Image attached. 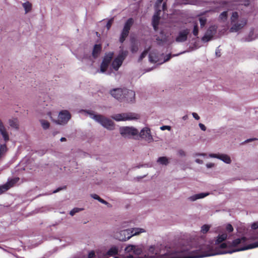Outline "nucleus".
Returning <instances> with one entry per match:
<instances>
[{
  "instance_id": "obj_45",
  "label": "nucleus",
  "mask_w": 258,
  "mask_h": 258,
  "mask_svg": "<svg viewBox=\"0 0 258 258\" xmlns=\"http://www.w3.org/2000/svg\"><path fill=\"white\" fill-rule=\"evenodd\" d=\"M258 228V222L253 223L251 225V228L253 229H256Z\"/></svg>"
},
{
  "instance_id": "obj_48",
  "label": "nucleus",
  "mask_w": 258,
  "mask_h": 258,
  "mask_svg": "<svg viewBox=\"0 0 258 258\" xmlns=\"http://www.w3.org/2000/svg\"><path fill=\"white\" fill-rule=\"evenodd\" d=\"M206 155V154L205 153H198V154H196V156H205Z\"/></svg>"
},
{
  "instance_id": "obj_39",
  "label": "nucleus",
  "mask_w": 258,
  "mask_h": 258,
  "mask_svg": "<svg viewBox=\"0 0 258 258\" xmlns=\"http://www.w3.org/2000/svg\"><path fill=\"white\" fill-rule=\"evenodd\" d=\"M82 210V209H79V208H74L70 211V214L71 216H74L75 214V213L81 211Z\"/></svg>"
},
{
  "instance_id": "obj_3",
  "label": "nucleus",
  "mask_w": 258,
  "mask_h": 258,
  "mask_svg": "<svg viewBox=\"0 0 258 258\" xmlns=\"http://www.w3.org/2000/svg\"><path fill=\"white\" fill-rule=\"evenodd\" d=\"M119 247L117 245L111 246L106 251L102 249L93 250L88 253V258H124V256H119Z\"/></svg>"
},
{
  "instance_id": "obj_46",
  "label": "nucleus",
  "mask_w": 258,
  "mask_h": 258,
  "mask_svg": "<svg viewBox=\"0 0 258 258\" xmlns=\"http://www.w3.org/2000/svg\"><path fill=\"white\" fill-rule=\"evenodd\" d=\"M138 50V48L137 46H133L132 48V52H136Z\"/></svg>"
},
{
  "instance_id": "obj_33",
  "label": "nucleus",
  "mask_w": 258,
  "mask_h": 258,
  "mask_svg": "<svg viewBox=\"0 0 258 258\" xmlns=\"http://www.w3.org/2000/svg\"><path fill=\"white\" fill-rule=\"evenodd\" d=\"M40 122L41 123V126L44 130H47L49 128L50 126V123L48 121L44 119H40Z\"/></svg>"
},
{
  "instance_id": "obj_8",
  "label": "nucleus",
  "mask_w": 258,
  "mask_h": 258,
  "mask_svg": "<svg viewBox=\"0 0 258 258\" xmlns=\"http://www.w3.org/2000/svg\"><path fill=\"white\" fill-rule=\"evenodd\" d=\"M163 55H158L155 51H152L149 53V59L152 63H158L162 64L170 59L171 56L170 54L167 55L166 57L163 59Z\"/></svg>"
},
{
  "instance_id": "obj_51",
  "label": "nucleus",
  "mask_w": 258,
  "mask_h": 258,
  "mask_svg": "<svg viewBox=\"0 0 258 258\" xmlns=\"http://www.w3.org/2000/svg\"><path fill=\"white\" fill-rule=\"evenodd\" d=\"M188 118L187 115H184L182 117L183 120H186Z\"/></svg>"
},
{
  "instance_id": "obj_24",
  "label": "nucleus",
  "mask_w": 258,
  "mask_h": 258,
  "mask_svg": "<svg viewBox=\"0 0 258 258\" xmlns=\"http://www.w3.org/2000/svg\"><path fill=\"white\" fill-rule=\"evenodd\" d=\"M209 195V193H200L189 197L187 200L190 202H194L197 200L203 199Z\"/></svg>"
},
{
  "instance_id": "obj_47",
  "label": "nucleus",
  "mask_w": 258,
  "mask_h": 258,
  "mask_svg": "<svg viewBox=\"0 0 258 258\" xmlns=\"http://www.w3.org/2000/svg\"><path fill=\"white\" fill-rule=\"evenodd\" d=\"M195 161L196 163L200 164H202L203 163V161L200 159H196Z\"/></svg>"
},
{
  "instance_id": "obj_41",
  "label": "nucleus",
  "mask_w": 258,
  "mask_h": 258,
  "mask_svg": "<svg viewBox=\"0 0 258 258\" xmlns=\"http://www.w3.org/2000/svg\"><path fill=\"white\" fill-rule=\"evenodd\" d=\"M113 19H110L108 21V22H107V23L106 24V27H107L108 30L110 29V27H111V25H112V24L113 23Z\"/></svg>"
},
{
  "instance_id": "obj_23",
  "label": "nucleus",
  "mask_w": 258,
  "mask_h": 258,
  "mask_svg": "<svg viewBox=\"0 0 258 258\" xmlns=\"http://www.w3.org/2000/svg\"><path fill=\"white\" fill-rule=\"evenodd\" d=\"M81 112L85 115L89 116L95 121L99 115V114H96L94 111L91 110H83L81 111Z\"/></svg>"
},
{
  "instance_id": "obj_30",
  "label": "nucleus",
  "mask_w": 258,
  "mask_h": 258,
  "mask_svg": "<svg viewBox=\"0 0 258 258\" xmlns=\"http://www.w3.org/2000/svg\"><path fill=\"white\" fill-rule=\"evenodd\" d=\"M132 228L133 229V232H134V234L135 235V236L139 235L142 233H145L146 232V229L143 228L135 227Z\"/></svg>"
},
{
  "instance_id": "obj_54",
  "label": "nucleus",
  "mask_w": 258,
  "mask_h": 258,
  "mask_svg": "<svg viewBox=\"0 0 258 258\" xmlns=\"http://www.w3.org/2000/svg\"><path fill=\"white\" fill-rule=\"evenodd\" d=\"M254 140V139H248V140H246L245 142H251V141H253Z\"/></svg>"
},
{
  "instance_id": "obj_50",
  "label": "nucleus",
  "mask_w": 258,
  "mask_h": 258,
  "mask_svg": "<svg viewBox=\"0 0 258 258\" xmlns=\"http://www.w3.org/2000/svg\"><path fill=\"white\" fill-rule=\"evenodd\" d=\"M61 188H57V189H56V190H54V191H53V193H56V192H57L58 191H59V190H61Z\"/></svg>"
},
{
  "instance_id": "obj_44",
  "label": "nucleus",
  "mask_w": 258,
  "mask_h": 258,
  "mask_svg": "<svg viewBox=\"0 0 258 258\" xmlns=\"http://www.w3.org/2000/svg\"><path fill=\"white\" fill-rule=\"evenodd\" d=\"M192 116L194 117V118L196 119V120H199L200 117V116H199V115L197 113H195V112H193L192 113Z\"/></svg>"
},
{
  "instance_id": "obj_17",
  "label": "nucleus",
  "mask_w": 258,
  "mask_h": 258,
  "mask_svg": "<svg viewBox=\"0 0 258 258\" xmlns=\"http://www.w3.org/2000/svg\"><path fill=\"white\" fill-rule=\"evenodd\" d=\"M217 28V27L215 26L210 27L204 36L202 38V40L205 42L211 40L216 34Z\"/></svg>"
},
{
  "instance_id": "obj_52",
  "label": "nucleus",
  "mask_w": 258,
  "mask_h": 258,
  "mask_svg": "<svg viewBox=\"0 0 258 258\" xmlns=\"http://www.w3.org/2000/svg\"><path fill=\"white\" fill-rule=\"evenodd\" d=\"M60 141L61 142H64V141H66V139L65 138H61L60 139Z\"/></svg>"
},
{
  "instance_id": "obj_53",
  "label": "nucleus",
  "mask_w": 258,
  "mask_h": 258,
  "mask_svg": "<svg viewBox=\"0 0 258 258\" xmlns=\"http://www.w3.org/2000/svg\"><path fill=\"white\" fill-rule=\"evenodd\" d=\"M162 9H163V11H165V3H163V4L162 5Z\"/></svg>"
},
{
  "instance_id": "obj_18",
  "label": "nucleus",
  "mask_w": 258,
  "mask_h": 258,
  "mask_svg": "<svg viewBox=\"0 0 258 258\" xmlns=\"http://www.w3.org/2000/svg\"><path fill=\"white\" fill-rule=\"evenodd\" d=\"M189 31L188 29L180 30L175 38V41L177 42H183L186 41Z\"/></svg>"
},
{
  "instance_id": "obj_15",
  "label": "nucleus",
  "mask_w": 258,
  "mask_h": 258,
  "mask_svg": "<svg viewBox=\"0 0 258 258\" xmlns=\"http://www.w3.org/2000/svg\"><path fill=\"white\" fill-rule=\"evenodd\" d=\"M135 99V91L124 88V93L122 97V101L133 102Z\"/></svg>"
},
{
  "instance_id": "obj_21",
  "label": "nucleus",
  "mask_w": 258,
  "mask_h": 258,
  "mask_svg": "<svg viewBox=\"0 0 258 258\" xmlns=\"http://www.w3.org/2000/svg\"><path fill=\"white\" fill-rule=\"evenodd\" d=\"M19 180L18 178H16L10 181H9L6 184L0 186V195L3 192L6 191L8 189H9L11 187H12L15 183H16Z\"/></svg>"
},
{
  "instance_id": "obj_6",
  "label": "nucleus",
  "mask_w": 258,
  "mask_h": 258,
  "mask_svg": "<svg viewBox=\"0 0 258 258\" xmlns=\"http://www.w3.org/2000/svg\"><path fill=\"white\" fill-rule=\"evenodd\" d=\"M111 117L116 121H124L138 119L140 115L134 113H122L112 115Z\"/></svg>"
},
{
  "instance_id": "obj_9",
  "label": "nucleus",
  "mask_w": 258,
  "mask_h": 258,
  "mask_svg": "<svg viewBox=\"0 0 258 258\" xmlns=\"http://www.w3.org/2000/svg\"><path fill=\"white\" fill-rule=\"evenodd\" d=\"M96 121L108 130H113L114 128V122L102 115L99 114Z\"/></svg>"
},
{
  "instance_id": "obj_55",
  "label": "nucleus",
  "mask_w": 258,
  "mask_h": 258,
  "mask_svg": "<svg viewBox=\"0 0 258 258\" xmlns=\"http://www.w3.org/2000/svg\"><path fill=\"white\" fill-rule=\"evenodd\" d=\"M189 3H190V4H195V3H194L191 2H190Z\"/></svg>"
},
{
  "instance_id": "obj_42",
  "label": "nucleus",
  "mask_w": 258,
  "mask_h": 258,
  "mask_svg": "<svg viewBox=\"0 0 258 258\" xmlns=\"http://www.w3.org/2000/svg\"><path fill=\"white\" fill-rule=\"evenodd\" d=\"M207 168H212L215 166V164L213 163H208L206 165Z\"/></svg>"
},
{
  "instance_id": "obj_38",
  "label": "nucleus",
  "mask_w": 258,
  "mask_h": 258,
  "mask_svg": "<svg viewBox=\"0 0 258 258\" xmlns=\"http://www.w3.org/2000/svg\"><path fill=\"white\" fill-rule=\"evenodd\" d=\"M127 231L128 233V238L130 239L132 237L135 236L134 234V232H133V228L127 229Z\"/></svg>"
},
{
  "instance_id": "obj_7",
  "label": "nucleus",
  "mask_w": 258,
  "mask_h": 258,
  "mask_svg": "<svg viewBox=\"0 0 258 258\" xmlns=\"http://www.w3.org/2000/svg\"><path fill=\"white\" fill-rule=\"evenodd\" d=\"M121 136L124 138L131 139L138 135V130L133 126H121L119 128Z\"/></svg>"
},
{
  "instance_id": "obj_28",
  "label": "nucleus",
  "mask_w": 258,
  "mask_h": 258,
  "mask_svg": "<svg viewBox=\"0 0 258 258\" xmlns=\"http://www.w3.org/2000/svg\"><path fill=\"white\" fill-rule=\"evenodd\" d=\"M101 50V46L100 44H96L94 46L92 51V55L94 58L97 57L100 53Z\"/></svg>"
},
{
  "instance_id": "obj_11",
  "label": "nucleus",
  "mask_w": 258,
  "mask_h": 258,
  "mask_svg": "<svg viewBox=\"0 0 258 258\" xmlns=\"http://www.w3.org/2000/svg\"><path fill=\"white\" fill-rule=\"evenodd\" d=\"M114 53L112 52L106 53L104 57L103 61L100 65V69L97 70L95 73H104L106 71L109 64L112 60Z\"/></svg>"
},
{
  "instance_id": "obj_1",
  "label": "nucleus",
  "mask_w": 258,
  "mask_h": 258,
  "mask_svg": "<svg viewBox=\"0 0 258 258\" xmlns=\"http://www.w3.org/2000/svg\"><path fill=\"white\" fill-rule=\"evenodd\" d=\"M204 244L189 249L187 247L171 248L156 244L147 246L143 244H128L124 249V258H200L208 256L213 253L205 251Z\"/></svg>"
},
{
  "instance_id": "obj_4",
  "label": "nucleus",
  "mask_w": 258,
  "mask_h": 258,
  "mask_svg": "<svg viewBox=\"0 0 258 258\" xmlns=\"http://www.w3.org/2000/svg\"><path fill=\"white\" fill-rule=\"evenodd\" d=\"M231 32H236L242 29L246 24L247 20L244 17H239L237 12H233L230 18Z\"/></svg>"
},
{
  "instance_id": "obj_10",
  "label": "nucleus",
  "mask_w": 258,
  "mask_h": 258,
  "mask_svg": "<svg viewBox=\"0 0 258 258\" xmlns=\"http://www.w3.org/2000/svg\"><path fill=\"white\" fill-rule=\"evenodd\" d=\"M127 55V51L121 50L117 56L113 60L112 62L111 66L115 71H117L119 67L121 66L123 60Z\"/></svg>"
},
{
  "instance_id": "obj_34",
  "label": "nucleus",
  "mask_w": 258,
  "mask_h": 258,
  "mask_svg": "<svg viewBox=\"0 0 258 258\" xmlns=\"http://www.w3.org/2000/svg\"><path fill=\"white\" fill-rule=\"evenodd\" d=\"M192 25L193 26L192 33L195 36H197L198 35L199 33L197 21L192 22Z\"/></svg>"
},
{
  "instance_id": "obj_43",
  "label": "nucleus",
  "mask_w": 258,
  "mask_h": 258,
  "mask_svg": "<svg viewBox=\"0 0 258 258\" xmlns=\"http://www.w3.org/2000/svg\"><path fill=\"white\" fill-rule=\"evenodd\" d=\"M199 127H200V128L203 131H205L206 130V127L205 126V125L202 123H200L199 124Z\"/></svg>"
},
{
  "instance_id": "obj_12",
  "label": "nucleus",
  "mask_w": 258,
  "mask_h": 258,
  "mask_svg": "<svg viewBox=\"0 0 258 258\" xmlns=\"http://www.w3.org/2000/svg\"><path fill=\"white\" fill-rule=\"evenodd\" d=\"M137 137L146 141L148 143H152L154 141L153 137L151 134V130L148 127L143 128L140 132H139Z\"/></svg>"
},
{
  "instance_id": "obj_37",
  "label": "nucleus",
  "mask_w": 258,
  "mask_h": 258,
  "mask_svg": "<svg viewBox=\"0 0 258 258\" xmlns=\"http://www.w3.org/2000/svg\"><path fill=\"white\" fill-rule=\"evenodd\" d=\"M177 155L180 157H184L186 155V153L182 149H179L177 152Z\"/></svg>"
},
{
  "instance_id": "obj_29",
  "label": "nucleus",
  "mask_w": 258,
  "mask_h": 258,
  "mask_svg": "<svg viewBox=\"0 0 258 258\" xmlns=\"http://www.w3.org/2000/svg\"><path fill=\"white\" fill-rule=\"evenodd\" d=\"M228 12L224 11L221 13L219 16V21L221 22H225L227 20Z\"/></svg>"
},
{
  "instance_id": "obj_27",
  "label": "nucleus",
  "mask_w": 258,
  "mask_h": 258,
  "mask_svg": "<svg viewBox=\"0 0 258 258\" xmlns=\"http://www.w3.org/2000/svg\"><path fill=\"white\" fill-rule=\"evenodd\" d=\"M206 13V12H205L203 14H201L198 16V20L200 22V26L201 28H203L205 26L207 21V18L204 16Z\"/></svg>"
},
{
  "instance_id": "obj_31",
  "label": "nucleus",
  "mask_w": 258,
  "mask_h": 258,
  "mask_svg": "<svg viewBox=\"0 0 258 258\" xmlns=\"http://www.w3.org/2000/svg\"><path fill=\"white\" fill-rule=\"evenodd\" d=\"M22 5L25 10L26 14L31 11L32 9V4L30 2H27L26 3H23Z\"/></svg>"
},
{
  "instance_id": "obj_25",
  "label": "nucleus",
  "mask_w": 258,
  "mask_h": 258,
  "mask_svg": "<svg viewBox=\"0 0 258 258\" xmlns=\"http://www.w3.org/2000/svg\"><path fill=\"white\" fill-rule=\"evenodd\" d=\"M246 239L245 237L237 238L232 242L231 245L233 247H235L238 245L240 246L244 245L246 242Z\"/></svg>"
},
{
  "instance_id": "obj_26",
  "label": "nucleus",
  "mask_w": 258,
  "mask_h": 258,
  "mask_svg": "<svg viewBox=\"0 0 258 258\" xmlns=\"http://www.w3.org/2000/svg\"><path fill=\"white\" fill-rule=\"evenodd\" d=\"M157 163L160 165L166 166L169 163V160L167 157H160L157 159Z\"/></svg>"
},
{
  "instance_id": "obj_13",
  "label": "nucleus",
  "mask_w": 258,
  "mask_h": 258,
  "mask_svg": "<svg viewBox=\"0 0 258 258\" xmlns=\"http://www.w3.org/2000/svg\"><path fill=\"white\" fill-rule=\"evenodd\" d=\"M134 23L132 18L128 19L124 24L123 28L121 33L119 41L122 43L128 35L129 31Z\"/></svg>"
},
{
  "instance_id": "obj_40",
  "label": "nucleus",
  "mask_w": 258,
  "mask_h": 258,
  "mask_svg": "<svg viewBox=\"0 0 258 258\" xmlns=\"http://www.w3.org/2000/svg\"><path fill=\"white\" fill-rule=\"evenodd\" d=\"M160 130L162 131H164L165 130H167L168 131L171 130V126L169 125H163L160 127Z\"/></svg>"
},
{
  "instance_id": "obj_14",
  "label": "nucleus",
  "mask_w": 258,
  "mask_h": 258,
  "mask_svg": "<svg viewBox=\"0 0 258 258\" xmlns=\"http://www.w3.org/2000/svg\"><path fill=\"white\" fill-rule=\"evenodd\" d=\"M163 0H156L155 3V7L156 8V12L154 15L152 19V25L155 30H157L158 28V25L160 20V13L161 10L157 11V9L159 6L161 4Z\"/></svg>"
},
{
  "instance_id": "obj_20",
  "label": "nucleus",
  "mask_w": 258,
  "mask_h": 258,
  "mask_svg": "<svg viewBox=\"0 0 258 258\" xmlns=\"http://www.w3.org/2000/svg\"><path fill=\"white\" fill-rule=\"evenodd\" d=\"M114 236L116 239L119 241H125L128 238V233L126 229L120 230L115 233Z\"/></svg>"
},
{
  "instance_id": "obj_22",
  "label": "nucleus",
  "mask_w": 258,
  "mask_h": 258,
  "mask_svg": "<svg viewBox=\"0 0 258 258\" xmlns=\"http://www.w3.org/2000/svg\"><path fill=\"white\" fill-rule=\"evenodd\" d=\"M8 123L12 128L18 130L19 128V120L16 117H12L8 119Z\"/></svg>"
},
{
  "instance_id": "obj_16",
  "label": "nucleus",
  "mask_w": 258,
  "mask_h": 258,
  "mask_svg": "<svg viewBox=\"0 0 258 258\" xmlns=\"http://www.w3.org/2000/svg\"><path fill=\"white\" fill-rule=\"evenodd\" d=\"M209 157H210L211 158H214L218 159L222 161L225 163L227 164H230L232 162V160H231L230 156H229L228 155L226 154H222V153H221V154H220V153L213 154V153H211L209 155Z\"/></svg>"
},
{
  "instance_id": "obj_49",
  "label": "nucleus",
  "mask_w": 258,
  "mask_h": 258,
  "mask_svg": "<svg viewBox=\"0 0 258 258\" xmlns=\"http://www.w3.org/2000/svg\"><path fill=\"white\" fill-rule=\"evenodd\" d=\"M157 40L161 41V42H164V41H165V37H162L160 40H159L158 38H157Z\"/></svg>"
},
{
  "instance_id": "obj_32",
  "label": "nucleus",
  "mask_w": 258,
  "mask_h": 258,
  "mask_svg": "<svg viewBox=\"0 0 258 258\" xmlns=\"http://www.w3.org/2000/svg\"><path fill=\"white\" fill-rule=\"evenodd\" d=\"M90 196L94 199L98 200L99 202H100V203H101L103 204H105L107 206L109 205L108 203H107L106 201H105L103 199L100 198L99 197V196L96 194H91Z\"/></svg>"
},
{
  "instance_id": "obj_2",
  "label": "nucleus",
  "mask_w": 258,
  "mask_h": 258,
  "mask_svg": "<svg viewBox=\"0 0 258 258\" xmlns=\"http://www.w3.org/2000/svg\"><path fill=\"white\" fill-rule=\"evenodd\" d=\"M233 228L230 224L226 225L224 230L219 231L217 236L215 243H210L204 244L205 251H209V253H213L208 256L223 254L225 253H231L233 252L244 250L250 248L258 247V241L254 242L247 246H244L238 248H234L232 250L228 249L229 243L223 242L224 241L229 238L231 236V233L233 231ZM258 238V236L256 237Z\"/></svg>"
},
{
  "instance_id": "obj_5",
  "label": "nucleus",
  "mask_w": 258,
  "mask_h": 258,
  "mask_svg": "<svg viewBox=\"0 0 258 258\" xmlns=\"http://www.w3.org/2000/svg\"><path fill=\"white\" fill-rule=\"evenodd\" d=\"M47 115L53 122L58 124H66L71 118V114L66 110L60 111L58 115L57 119H55L53 116L56 115L53 112L48 111L47 112Z\"/></svg>"
},
{
  "instance_id": "obj_19",
  "label": "nucleus",
  "mask_w": 258,
  "mask_h": 258,
  "mask_svg": "<svg viewBox=\"0 0 258 258\" xmlns=\"http://www.w3.org/2000/svg\"><path fill=\"white\" fill-rule=\"evenodd\" d=\"M124 93V89L116 88L110 91L111 95L117 100L122 101V97Z\"/></svg>"
},
{
  "instance_id": "obj_36",
  "label": "nucleus",
  "mask_w": 258,
  "mask_h": 258,
  "mask_svg": "<svg viewBox=\"0 0 258 258\" xmlns=\"http://www.w3.org/2000/svg\"><path fill=\"white\" fill-rule=\"evenodd\" d=\"M150 47H149V48L146 49L142 53V54H141V55L140 56V57L139 58V61H141L147 54L149 50H150Z\"/></svg>"
},
{
  "instance_id": "obj_35",
  "label": "nucleus",
  "mask_w": 258,
  "mask_h": 258,
  "mask_svg": "<svg viewBox=\"0 0 258 258\" xmlns=\"http://www.w3.org/2000/svg\"><path fill=\"white\" fill-rule=\"evenodd\" d=\"M211 226L209 225L205 224L201 227V232L203 234H205L208 232Z\"/></svg>"
}]
</instances>
